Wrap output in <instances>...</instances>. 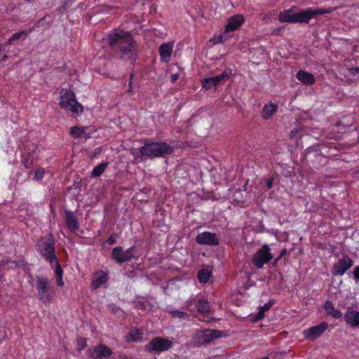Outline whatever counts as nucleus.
<instances>
[{"mask_svg": "<svg viewBox=\"0 0 359 359\" xmlns=\"http://www.w3.org/2000/svg\"><path fill=\"white\" fill-rule=\"evenodd\" d=\"M23 36H26L27 33L25 31H20L16 33H14L6 42V45H11L15 41L20 40Z\"/></svg>", "mask_w": 359, "mask_h": 359, "instance_id": "nucleus-32", "label": "nucleus"}, {"mask_svg": "<svg viewBox=\"0 0 359 359\" xmlns=\"http://www.w3.org/2000/svg\"><path fill=\"white\" fill-rule=\"evenodd\" d=\"M278 262V261L276 259H275V260H274V262L273 263V266H276Z\"/></svg>", "mask_w": 359, "mask_h": 359, "instance_id": "nucleus-58", "label": "nucleus"}, {"mask_svg": "<svg viewBox=\"0 0 359 359\" xmlns=\"http://www.w3.org/2000/svg\"><path fill=\"white\" fill-rule=\"evenodd\" d=\"M190 302H194L195 307L199 313H207L210 311V304L208 300L201 298L198 299H193Z\"/></svg>", "mask_w": 359, "mask_h": 359, "instance_id": "nucleus-24", "label": "nucleus"}, {"mask_svg": "<svg viewBox=\"0 0 359 359\" xmlns=\"http://www.w3.org/2000/svg\"><path fill=\"white\" fill-rule=\"evenodd\" d=\"M57 279V284L59 285V286H63L64 285V281L62 280V277H57L56 278Z\"/></svg>", "mask_w": 359, "mask_h": 359, "instance_id": "nucleus-49", "label": "nucleus"}, {"mask_svg": "<svg viewBox=\"0 0 359 359\" xmlns=\"http://www.w3.org/2000/svg\"><path fill=\"white\" fill-rule=\"evenodd\" d=\"M296 77L299 81L306 86H311L316 81V79L311 73L304 70H299L297 72Z\"/></svg>", "mask_w": 359, "mask_h": 359, "instance_id": "nucleus-22", "label": "nucleus"}, {"mask_svg": "<svg viewBox=\"0 0 359 359\" xmlns=\"http://www.w3.org/2000/svg\"><path fill=\"white\" fill-rule=\"evenodd\" d=\"M130 152L135 159L141 157L154 158L172 154L174 147L165 142L146 141L144 146L138 149L132 148Z\"/></svg>", "mask_w": 359, "mask_h": 359, "instance_id": "nucleus-2", "label": "nucleus"}, {"mask_svg": "<svg viewBox=\"0 0 359 359\" xmlns=\"http://www.w3.org/2000/svg\"><path fill=\"white\" fill-rule=\"evenodd\" d=\"M229 77V73L226 71L223 72L222 74L217 75L215 76H212V79L217 86L221 82L224 81H226Z\"/></svg>", "mask_w": 359, "mask_h": 359, "instance_id": "nucleus-34", "label": "nucleus"}, {"mask_svg": "<svg viewBox=\"0 0 359 359\" xmlns=\"http://www.w3.org/2000/svg\"><path fill=\"white\" fill-rule=\"evenodd\" d=\"M201 83L202 87L205 90H211L212 88L217 87L212 77L204 78L201 80Z\"/></svg>", "mask_w": 359, "mask_h": 359, "instance_id": "nucleus-31", "label": "nucleus"}, {"mask_svg": "<svg viewBox=\"0 0 359 359\" xmlns=\"http://www.w3.org/2000/svg\"><path fill=\"white\" fill-rule=\"evenodd\" d=\"M128 92L131 93L133 92V82L131 81H129L128 82Z\"/></svg>", "mask_w": 359, "mask_h": 359, "instance_id": "nucleus-51", "label": "nucleus"}, {"mask_svg": "<svg viewBox=\"0 0 359 359\" xmlns=\"http://www.w3.org/2000/svg\"><path fill=\"white\" fill-rule=\"evenodd\" d=\"M36 289L39 299L43 304H48L53 301L56 294L55 286L52 281L47 277H37Z\"/></svg>", "mask_w": 359, "mask_h": 359, "instance_id": "nucleus-4", "label": "nucleus"}, {"mask_svg": "<svg viewBox=\"0 0 359 359\" xmlns=\"http://www.w3.org/2000/svg\"><path fill=\"white\" fill-rule=\"evenodd\" d=\"M172 346V341L168 339L156 337L145 346V350L149 353H160L170 349Z\"/></svg>", "mask_w": 359, "mask_h": 359, "instance_id": "nucleus-8", "label": "nucleus"}, {"mask_svg": "<svg viewBox=\"0 0 359 359\" xmlns=\"http://www.w3.org/2000/svg\"><path fill=\"white\" fill-rule=\"evenodd\" d=\"M65 222L67 228L71 232H76L79 229V224L74 212L70 210L65 211Z\"/></svg>", "mask_w": 359, "mask_h": 359, "instance_id": "nucleus-18", "label": "nucleus"}, {"mask_svg": "<svg viewBox=\"0 0 359 359\" xmlns=\"http://www.w3.org/2000/svg\"><path fill=\"white\" fill-rule=\"evenodd\" d=\"M206 343L208 344L212 340L219 338L222 336V331L217 330H205Z\"/></svg>", "mask_w": 359, "mask_h": 359, "instance_id": "nucleus-27", "label": "nucleus"}, {"mask_svg": "<svg viewBox=\"0 0 359 359\" xmlns=\"http://www.w3.org/2000/svg\"><path fill=\"white\" fill-rule=\"evenodd\" d=\"M348 72L353 75L356 76L359 74V67H351L348 68Z\"/></svg>", "mask_w": 359, "mask_h": 359, "instance_id": "nucleus-45", "label": "nucleus"}, {"mask_svg": "<svg viewBox=\"0 0 359 359\" xmlns=\"http://www.w3.org/2000/svg\"><path fill=\"white\" fill-rule=\"evenodd\" d=\"M226 37L222 35L217 36L215 37V43H222L226 40Z\"/></svg>", "mask_w": 359, "mask_h": 359, "instance_id": "nucleus-48", "label": "nucleus"}, {"mask_svg": "<svg viewBox=\"0 0 359 359\" xmlns=\"http://www.w3.org/2000/svg\"><path fill=\"white\" fill-rule=\"evenodd\" d=\"M169 313L174 318H186L189 316L187 313L178 310H172L169 311Z\"/></svg>", "mask_w": 359, "mask_h": 359, "instance_id": "nucleus-37", "label": "nucleus"}, {"mask_svg": "<svg viewBox=\"0 0 359 359\" xmlns=\"http://www.w3.org/2000/svg\"><path fill=\"white\" fill-rule=\"evenodd\" d=\"M273 184V178L268 179L266 182V187L268 189H270L272 188Z\"/></svg>", "mask_w": 359, "mask_h": 359, "instance_id": "nucleus-46", "label": "nucleus"}, {"mask_svg": "<svg viewBox=\"0 0 359 359\" xmlns=\"http://www.w3.org/2000/svg\"><path fill=\"white\" fill-rule=\"evenodd\" d=\"M134 77H135V74H134V72L130 73V77H129V81L133 82V79H134Z\"/></svg>", "mask_w": 359, "mask_h": 359, "instance_id": "nucleus-57", "label": "nucleus"}, {"mask_svg": "<svg viewBox=\"0 0 359 359\" xmlns=\"http://www.w3.org/2000/svg\"><path fill=\"white\" fill-rule=\"evenodd\" d=\"M134 248L135 247L133 246L123 251L121 246L115 247L111 251V257L118 264L128 262L135 257Z\"/></svg>", "mask_w": 359, "mask_h": 359, "instance_id": "nucleus-10", "label": "nucleus"}, {"mask_svg": "<svg viewBox=\"0 0 359 359\" xmlns=\"http://www.w3.org/2000/svg\"><path fill=\"white\" fill-rule=\"evenodd\" d=\"M337 10V7H329L327 8H306L303 10L295 11V23L309 24L312 18H316L318 15L331 13Z\"/></svg>", "mask_w": 359, "mask_h": 359, "instance_id": "nucleus-5", "label": "nucleus"}, {"mask_svg": "<svg viewBox=\"0 0 359 359\" xmlns=\"http://www.w3.org/2000/svg\"><path fill=\"white\" fill-rule=\"evenodd\" d=\"M297 132V130L296 128H295V129H294V130H292L290 132V134H289L290 137V138H293V137L295 136V135H296Z\"/></svg>", "mask_w": 359, "mask_h": 359, "instance_id": "nucleus-52", "label": "nucleus"}, {"mask_svg": "<svg viewBox=\"0 0 359 359\" xmlns=\"http://www.w3.org/2000/svg\"><path fill=\"white\" fill-rule=\"evenodd\" d=\"M45 170L43 168H39L34 171V180L36 181H40L43 177Z\"/></svg>", "mask_w": 359, "mask_h": 359, "instance_id": "nucleus-38", "label": "nucleus"}, {"mask_svg": "<svg viewBox=\"0 0 359 359\" xmlns=\"http://www.w3.org/2000/svg\"><path fill=\"white\" fill-rule=\"evenodd\" d=\"M277 109L278 106L276 104L272 103L265 104L262 109V118L265 120L269 119L277 111Z\"/></svg>", "mask_w": 359, "mask_h": 359, "instance_id": "nucleus-25", "label": "nucleus"}, {"mask_svg": "<svg viewBox=\"0 0 359 359\" xmlns=\"http://www.w3.org/2000/svg\"><path fill=\"white\" fill-rule=\"evenodd\" d=\"M108 164L109 162H106L100 163L99 165H96L91 172V177H97L100 176L104 172L105 168L108 165Z\"/></svg>", "mask_w": 359, "mask_h": 359, "instance_id": "nucleus-29", "label": "nucleus"}, {"mask_svg": "<svg viewBox=\"0 0 359 359\" xmlns=\"http://www.w3.org/2000/svg\"><path fill=\"white\" fill-rule=\"evenodd\" d=\"M57 11H58V13L62 14L66 10L64 7L60 6L57 8Z\"/></svg>", "mask_w": 359, "mask_h": 359, "instance_id": "nucleus-55", "label": "nucleus"}, {"mask_svg": "<svg viewBox=\"0 0 359 359\" xmlns=\"http://www.w3.org/2000/svg\"><path fill=\"white\" fill-rule=\"evenodd\" d=\"M297 8L293 6L292 8L280 11L278 15V20L280 22L295 23V11Z\"/></svg>", "mask_w": 359, "mask_h": 359, "instance_id": "nucleus-19", "label": "nucleus"}, {"mask_svg": "<svg viewBox=\"0 0 359 359\" xmlns=\"http://www.w3.org/2000/svg\"><path fill=\"white\" fill-rule=\"evenodd\" d=\"M290 251H288L286 248H283V250H281V251L280 252V256H283L284 257L285 255H287V253H289Z\"/></svg>", "mask_w": 359, "mask_h": 359, "instance_id": "nucleus-53", "label": "nucleus"}, {"mask_svg": "<svg viewBox=\"0 0 359 359\" xmlns=\"http://www.w3.org/2000/svg\"><path fill=\"white\" fill-rule=\"evenodd\" d=\"M264 316V313H263V311H259L258 313L252 318L253 322H257L261 319H262Z\"/></svg>", "mask_w": 359, "mask_h": 359, "instance_id": "nucleus-42", "label": "nucleus"}, {"mask_svg": "<svg viewBox=\"0 0 359 359\" xmlns=\"http://www.w3.org/2000/svg\"><path fill=\"white\" fill-rule=\"evenodd\" d=\"M283 257V256H280V254L276 258L278 262Z\"/></svg>", "mask_w": 359, "mask_h": 359, "instance_id": "nucleus-59", "label": "nucleus"}, {"mask_svg": "<svg viewBox=\"0 0 359 359\" xmlns=\"http://www.w3.org/2000/svg\"><path fill=\"white\" fill-rule=\"evenodd\" d=\"M196 241L201 245H217L219 243L217 234L209 231L198 233L196 237Z\"/></svg>", "mask_w": 359, "mask_h": 359, "instance_id": "nucleus-14", "label": "nucleus"}, {"mask_svg": "<svg viewBox=\"0 0 359 359\" xmlns=\"http://www.w3.org/2000/svg\"><path fill=\"white\" fill-rule=\"evenodd\" d=\"M53 264L55 265V273L56 278L63 276V270L60 266L59 259L56 257V260L53 261Z\"/></svg>", "mask_w": 359, "mask_h": 359, "instance_id": "nucleus-36", "label": "nucleus"}, {"mask_svg": "<svg viewBox=\"0 0 359 359\" xmlns=\"http://www.w3.org/2000/svg\"><path fill=\"white\" fill-rule=\"evenodd\" d=\"M86 353L91 359H107L111 355L112 351L107 345L100 343L88 348Z\"/></svg>", "mask_w": 359, "mask_h": 359, "instance_id": "nucleus-9", "label": "nucleus"}, {"mask_svg": "<svg viewBox=\"0 0 359 359\" xmlns=\"http://www.w3.org/2000/svg\"><path fill=\"white\" fill-rule=\"evenodd\" d=\"M245 22L244 17L242 15L236 14L231 16L225 26V32H234L238 29Z\"/></svg>", "mask_w": 359, "mask_h": 359, "instance_id": "nucleus-16", "label": "nucleus"}, {"mask_svg": "<svg viewBox=\"0 0 359 359\" xmlns=\"http://www.w3.org/2000/svg\"><path fill=\"white\" fill-rule=\"evenodd\" d=\"M260 359H269V358L268 356H265V357H263V358H262Z\"/></svg>", "mask_w": 359, "mask_h": 359, "instance_id": "nucleus-60", "label": "nucleus"}, {"mask_svg": "<svg viewBox=\"0 0 359 359\" xmlns=\"http://www.w3.org/2000/svg\"><path fill=\"white\" fill-rule=\"evenodd\" d=\"M172 43H163L159 46V54L163 62H168L172 52Z\"/></svg>", "mask_w": 359, "mask_h": 359, "instance_id": "nucleus-21", "label": "nucleus"}, {"mask_svg": "<svg viewBox=\"0 0 359 359\" xmlns=\"http://www.w3.org/2000/svg\"><path fill=\"white\" fill-rule=\"evenodd\" d=\"M128 337H129V339H128L129 341H135V342L140 341L142 339V334L138 330L130 332L129 333Z\"/></svg>", "mask_w": 359, "mask_h": 359, "instance_id": "nucleus-35", "label": "nucleus"}, {"mask_svg": "<svg viewBox=\"0 0 359 359\" xmlns=\"http://www.w3.org/2000/svg\"><path fill=\"white\" fill-rule=\"evenodd\" d=\"M229 77V73L226 71L223 72L222 74L217 75L215 76H212V79L217 86L221 82L224 81H226Z\"/></svg>", "mask_w": 359, "mask_h": 359, "instance_id": "nucleus-33", "label": "nucleus"}, {"mask_svg": "<svg viewBox=\"0 0 359 359\" xmlns=\"http://www.w3.org/2000/svg\"><path fill=\"white\" fill-rule=\"evenodd\" d=\"M344 320L352 328H359V311L348 308L344 315Z\"/></svg>", "mask_w": 359, "mask_h": 359, "instance_id": "nucleus-17", "label": "nucleus"}, {"mask_svg": "<svg viewBox=\"0 0 359 359\" xmlns=\"http://www.w3.org/2000/svg\"><path fill=\"white\" fill-rule=\"evenodd\" d=\"M117 234L114 233L111 235L107 239V242L110 245H114L116 242Z\"/></svg>", "mask_w": 359, "mask_h": 359, "instance_id": "nucleus-43", "label": "nucleus"}, {"mask_svg": "<svg viewBox=\"0 0 359 359\" xmlns=\"http://www.w3.org/2000/svg\"><path fill=\"white\" fill-rule=\"evenodd\" d=\"M59 105L61 109H67L74 114H81L83 107L76 100V95L72 90H62L60 97Z\"/></svg>", "mask_w": 359, "mask_h": 359, "instance_id": "nucleus-6", "label": "nucleus"}, {"mask_svg": "<svg viewBox=\"0 0 359 359\" xmlns=\"http://www.w3.org/2000/svg\"><path fill=\"white\" fill-rule=\"evenodd\" d=\"M109 279L108 274L103 271L97 272L93 278L90 284V288L92 290H97L100 287L101 285L105 283Z\"/></svg>", "mask_w": 359, "mask_h": 359, "instance_id": "nucleus-20", "label": "nucleus"}, {"mask_svg": "<svg viewBox=\"0 0 359 359\" xmlns=\"http://www.w3.org/2000/svg\"><path fill=\"white\" fill-rule=\"evenodd\" d=\"M273 258L271 249L267 244H264L254 255L252 263L259 269H262L265 264H268Z\"/></svg>", "mask_w": 359, "mask_h": 359, "instance_id": "nucleus-7", "label": "nucleus"}, {"mask_svg": "<svg viewBox=\"0 0 359 359\" xmlns=\"http://www.w3.org/2000/svg\"><path fill=\"white\" fill-rule=\"evenodd\" d=\"M353 264V261L346 255H344L339 262L334 264L332 269L333 276H343Z\"/></svg>", "mask_w": 359, "mask_h": 359, "instance_id": "nucleus-11", "label": "nucleus"}, {"mask_svg": "<svg viewBox=\"0 0 359 359\" xmlns=\"http://www.w3.org/2000/svg\"><path fill=\"white\" fill-rule=\"evenodd\" d=\"M180 74L179 73L172 74L170 76V81L174 83L179 79Z\"/></svg>", "mask_w": 359, "mask_h": 359, "instance_id": "nucleus-47", "label": "nucleus"}, {"mask_svg": "<svg viewBox=\"0 0 359 359\" xmlns=\"http://www.w3.org/2000/svg\"><path fill=\"white\" fill-rule=\"evenodd\" d=\"M96 129L93 126H74L71 128L70 134L74 138L83 137L85 140L92 137Z\"/></svg>", "mask_w": 359, "mask_h": 359, "instance_id": "nucleus-13", "label": "nucleus"}, {"mask_svg": "<svg viewBox=\"0 0 359 359\" xmlns=\"http://www.w3.org/2000/svg\"><path fill=\"white\" fill-rule=\"evenodd\" d=\"M43 19H44V18L39 19V20L36 22V25H35V27H41V24L42 23V22H43Z\"/></svg>", "mask_w": 359, "mask_h": 359, "instance_id": "nucleus-56", "label": "nucleus"}, {"mask_svg": "<svg viewBox=\"0 0 359 359\" xmlns=\"http://www.w3.org/2000/svg\"><path fill=\"white\" fill-rule=\"evenodd\" d=\"M34 163V157L31 153H27L25 156H22V164L26 169H30Z\"/></svg>", "mask_w": 359, "mask_h": 359, "instance_id": "nucleus-30", "label": "nucleus"}, {"mask_svg": "<svg viewBox=\"0 0 359 359\" xmlns=\"http://www.w3.org/2000/svg\"><path fill=\"white\" fill-rule=\"evenodd\" d=\"M353 277L356 281H359V266H356L353 271Z\"/></svg>", "mask_w": 359, "mask_h": 359, "instance_id": "nucleus-44", "label": "nucleus"}, {"mask_svg": "<svg viewBox=\"0 0 359 359\" xmlns=\"http://www.w3.org/2000/svg\"><path fill=\"white\" fill-rule=\"evenodd\" d=\"M77 346H78L79 351L85 349L87 346L86 339V338H79L77 340Z\"/></svg>", "mask_w": 359, "mask_h": 359, "instance_id": "nucleus-39", "label": "nucleus"}, {"mask_svg": "<svg viewBox=\"0 0 359 359\" xmlns=\"http://www.w3.org/2000/svg\"><path fill=\"white\" fill-rule=\"evenodd\" d=\"M205 334L204 330H198L192 337L193 344L196 346H200L207 344L205 338Z\"/></svg>", "mask_w": 359, "mask_h": 359, "instance_id": "nucleus-26", "label": "nucleus"}, {"mask_svg": "<svg viewBox=\"0 0 359 359\" xmlns=\"http://www.w3.org/2000/svg\"><path fill=\"white\" fill-rule=\"evenodd\" d=\"M328 328V324L326 322H323L319 325L311 327L310 328L304 330V337L307 339H315L318 338Z\"/></svg>", "mask_w": 359, "mask_h": 359, "instance_id": "nucleus-15", "label": "nucleus"}, {"mask_svg": "<svg viewBox=\"0 0 359 359\" xmlns=\"http://www.w3.org/2000/svg\"><path fill=\"white\" fill-rule=\"evenodd\" d=\"M108 40L111 49L118 53L122 60L128 61L132 65L135 62L138 54L135 41L131 34L120 30L110 34Z\"/></svg>", "mask_w": 359, "mask_h": 359, "instance_id": "nucleus-1", "label": "nucleus"}, {"mask_svg": "<svg viewBox=\"0 0 359 359\" xmlns=\"http://www.w3.org/2000/svg\"><path fill=\"white\" fill-rule=\"evenodd\" d=\"M212 276V272L206 269L199 270L198 273V279L199 282L206 283L210 280Z\"/></svg>", "mask_w": 359, "mask_h": 359, "instance_id": "nucleus-28", "label": "nucleus"}, {"mask_svg": "<svg viewBox=\"0 0 359 359\" xmlns=\"http://www.w3.org/2000/svg\"><path fill=\"white\" fill-rule=\"evenodd\" d=\"M71 2V0H65L64 3L62 4V6L65 8V10L67 9L68 7H69V4Z\"/></svg>", "mask_w": 359, "mask_h": 359, "instance_id": "nucleus-50", "label": "nucleus"}, {"mask_svg": "<svg viewBox=\"0 0 359 359\" xmlns=\"http://www.w3.org/2000/svg\"><path fill=\"white\" fill-rule=\"evenodd\" d=\"M324 309L328 316H332L335 319H339L342 317V313L340 310L336 309L331 301L327 300L324 304Z\"/></svg>", "mask_w": 359, "mask_h": 359, "instance_id": "nucleus-23", "label": "nucleus"}, {"mask_svg": "<svg viewBox=\"0 0 359 359\" xmlns=\"http://www.w3.org/2000/svg\"><path fill=\"white\" fill-rule=\"evenodd\" d=\"M27 266V262L25 260L24 258H21L18 261H14L7 257H4L0 260V271H8L14 269L16 267L22 268V269L25 270Z\"/></svg>", "mask_w": 359, "mask_h": 359, "instance_id": "nucleus-12", "label": "nucleus"}, {"mask_svg": "<svg viewBox=\"0 0 359 359\" xmlns=\"http://www.w3.org/2000/svg\"><path fill=\"white\" fill-rule=\"evenodd\" d=\"M283 29V27H279L276 28L275 30H273V34H279Z\"/></svg>", "mask_w": 359, "mask_h": 359, "instance_id": "nucleus-54", "label": "nucleus"}, {"mask_svg": "<svg viewBox=\"0 0 359 359\" xmlns=\"http://www.w3.org/2000/svg\"><path fill=\"white\" fill-rule=\"evenodd\" d=\"M36 250L45 259L48 261L50 266H53V261L56 260L55 239L50 233L45 236L40 237L36 244Z\"/></svg>", "mask_w": 359, "mask_h": 359, "instance_id": "nucleus-3", "label": "nucleus"}, {"mask_svg": "<svg viewBox=\"0 0 359 359\" xmlns=\"http://www.w3.org/2000/svg\"><path fill=\"white\" fill-rule=\"evenodd\" d=\"M273 304H274V300L273 299L270 300L269 302L264 304V306L260 307L259 310L263 311V313H264V312L268 311L272 306V305Z\"/></svg>", "mask_w": 359, "mask_h": 359, "instance_id": "nucleus-41", "label": "nucleus"}, {"mask_svg": "<svg viewBox=\"0 0 359 359\" xmlns=\"http://www.w3.org/2000/svg\"><path fill=\"white\" fill-rule=\"evenodd\" d=\"M134 303H135V306L137 309H140V310H142V311H145L147 309L148 304L144 302L137 301V302H135Z\"/></svg>", "mask_w": 359, "mask_h": 359, "instance_id": "nucleus-40", "label": "nucleus"}]
</instances>
